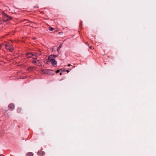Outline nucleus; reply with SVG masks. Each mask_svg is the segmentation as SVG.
Returning a JSON list of instances; mask_svg holds the SVG:
<instances>
[{"instance_id": "obj_4", "label": "nucleus", "mask_w": 156, "mask_h": 156, "mask_svg": "<svg viewBox=\"0 0 156 156\" xmlns=\"http://www.w3.org/2000/svg\"><path fill=\"white\" fill-rule=\"evenodd\" d=\"M32 62L35 65L38 66H41V62L39 60L33 61Z\"/></svg>"}, {"instance_id": "obj_1", "label": "nucleus", "mask_w": 156, "mask_h": 156, "mask_svg": "<svg viewBox=\"0 0 156 156\" xmlns=\"http://www.w3.org/2000/svg\"><path fill=\"white\" fill-rule=\"evenodd\" d=\"M6 49L10 51H12L14 50V48L11 44L9 43H7L5 44Z\"/></svg>"}, {"instance_id": "obj_13", "label": "nucleus", "mask_w": 156, "mask_h": 156, "mask_svg": "<svg viewBox=\"0 0 156 156\" xmlns=\"http://www.w3.org/2000/svg\"><path fill=\"white\" fill-rule=\"evenodd\" d=\"M62 47V44H60L59 45V47H58V50L59 49Z\"/></svg>"}, {"instance_id": "obj_7", "label": "nucleus", "mask_w": 156, "mask_h": 156, "mask_svg": "<svg viewBox=\"0 0 156 156\" xmlns=\"http://www.w3.org/2000/svg\"><path fill=\"white\" fill-rule=\"evenodd\" d=\"M34 54H33V53H28L27 54V58H30V57H32V56H33L34 55Z\"/></svg>"}, {"instance_id": "obj_3", "label": "nucleus", "mask_w": 156, "mask_h": 156, "mask_svg": "<svg viewBox=\"0 0 156 156\" xmlns=\"http://www.w3.org/2000/svg\"><path fill=\"white\" fill-rule=\"evenodd\" d=\"M3 20L5 21H7L10 20L12 19V17L9 16H8L7 15L4 14Z\"/></svg>"}, {"instance_id": "obj_24", "label": "nucleus", "mask_w": 156, "mask_h": 156, "mask_svg": "<svg viewBox=\"0 0 156 156\" xmlns=\"http://www.w3.org/2000/svg\"><path fill=\"white\" fill-rule=\"evenodd\" d=\"M66 70V69L64 70V71H65Z\"/></svg>"}, {"instance_id": "obj_6", "label": "nucleus", "mask_w": 156, "mask_h": 156, "mask_svg": "<svg viewBox=\"0 0 156 156\" xmlns=\"http://www.w3.org/2000/svg\"><path fill=\"white\" fill-rule=\"evenodd\" d=\"M44 152L41 150L39 151L38 152V154L40 156H43L44 155Z\"/></svg>"}, {"instance_id": "obj_23", "label": "nucleus", "mask_w": 156, "mask_h": 156, "mask_svg": "<svg viewBox=\"0 0 156 156\" xmlns=\"http://www.w3.org/2000/svg\"><path fill=\"white\" fill-rule=\"evenodd\" d=\"M66 70V69L64 70V71H65Z\"/></svg>"}, {"instance_id": "obj_19", "label": "nucleus", "mask_w": 156, "mask_h": 156, "mask_svg": "<svg viewBox=\"0 0 156 156\" xmlns=\"http://www.w3.org/2000/svg\"><path fill=\"white\" fill-rule=\"evenodd\" d=\"M66 71L67 72V73H68L69 72V70H67Z\"/></svg>"}, {"instance_id": "obj_2", "label": "nucleus", "mask_w": 156, "mask_h": 156, "mask_svg": "<svg viewBox=\"0 0 156 156\" xmlns=\"http://www.w3.org/2000/svg\"><path fill=\"white\" fill-rule=\"evenodd\" d=\"M48 59L51 62L53 66H56L57 64V62L55 60L54 58H53V56L52 55L49 56L48 57Z\"/></svg>"}, {"instance_id": "obj_10", "label": "nucleus", "mask_w": 156, "mask_h": 156, "mask_svg": "<svg viewBox=\"0 0 156 156\" xmlns=\"http://www.w3.org/2000/svg\"><path fill=\"white\" fill-rule=\"evenodd\" d=\"M21 111V108H19L17 110V112L19 113H20Z\"/></svg>"}, {"instance_id": "obj_17", "label": "nucleus", "mask_w": 156, "mask_h": 156, "mask_svg": "<svg viewBox=\"0 0 156 156\" xmlns=\"http://www.w3.org/2000/svg\"><path fill=\"white\" fill-rule=\"evenodd\" d=\"M92 46H90L89 47L91 49H92Z\"/></svg>"}, {"instance_id": "obj_12", "label": "nucleus", "mask_w": 156, "mask_h": 156, "mask_svg": "<svg viewBox=\"0 0 156 156\" xmlns=\"http://www.w3.org/2000/svg\"><path fill=\"white\" fill-rule=\"evenodd\" d=\"M53 56V58H55L58 56V55H52Z\"/></svg>"}, {"instance_id": "obj_21", "label": "nucleus", "mask_w": 156, "mask_h": 156, "mask_svg": "<svg viewBox=\"0 0 156 156\" xmlns=\"http://www.w3.org/2000/svg\"><path fill=\"white\" fill-rule=\"evenodd\" d=\"M0 156H4L2 155H0Z\"/></svg>"}, {"instance_id": "obj_9", "label": "nucleus", "mask_w": 156, "mask_h": 156, "mask_svg": "<svg viewBox=\"0 0 156 156\" xmlns=\"http://www.w3.org/2000/svg\"><path fill=\"white\" fill-rule=\"evenodd\" d=\"M33 154L31 152H29L27 154V156H33Z\"/></svg>"}, {"instance_id": "obj_11", "label": "nucleus", "mask_w": 156, "mask_h": 156, "mask_svg": "<svg viewBox=\"0 0 156 156\" xmlns=\"http://www.w3.org/2000/svg\"><path fill=\"white\" fill-rule=\"evenodd\" d=\"M49 29L50 31H52L54 30V29L52 27H50L49 28Z\"/></svg>"}, {"instance_id": "obj_8", "label": "nucleus", "mask_w": 156, "mask_h": 156, "mask_svg": "<svg viewBox=\"0 0 156 156\" xmlns=\"http://www.w3.org/2000/svg\"><path fill=\"white\" fill-rule=\"evenodd\" d=\"M34 54V55L32 56V58L34 59H37V53H35L34 54Z\"/></svg>"}, {"instance_id": "obj_15", "label": "nucleus", "mask_w": 156, "mask_h": 156, "mask_svg": "<svg viewBox=\"0 0 156 156\" xmlns=\"http://www.w3.org/2000/svg\"><path fill=\"white\" fill-rule=\"evenodd\" d=\"M0 47L1 48L3 47V46H2V44L0 45Z\"/></svg>"}, {"instance_id": "obj_5", "label": "nucleus", "mask_w": 156, "mask_h": 156, "mask_svg": "<svg viewBox=\"0 0 156 156\" xmlns=\"http://www.w3.org/2000/svg\"><path fill=\"white\" fill-rule=\"evenodd\" d=\"M9 108L10 109H13L15 108V106L13 104L10 103L8 105Z\"/></svg>"}, {"instance_id": "obj_22", "label": "nucleus", "mask_w": 156, "mask_h": 156, "mask_svg": "<svg viewBox=\"0 0 156 156\" xmlns=\"http://www.w3.org/2000/svg\"><path fill=\"white\" fill-rule=\"evenodd\" d=\"M60 75H62V73H60Z\"/></svg>"}, {"instance_id": "obj_18", "label": "nucleus", "mask_w": 156, "mask_h": 156, "mask_svg": "<svg viewBox=\"0 0 156 156\" xmlns=\"http://www.w3.org/2000/svg\"><path fill=\"white\" fill-rule=\"evenodd\" d=\"M2 44V46H5V44Z\"/></svg>"}, {"instance_id": "obj_16", "label": "nucleus", "mask_w": 156, "mask_h": 156, "mask_svg": "<svg viewBox=\"0 0 156 156\" xmlns=\"http://www.w3.org/2000/svg\"><path fill=\"white\" fill-rule=\"evenodd\" d=\"M71 66V65L70 64H69L68 65V66H69H69Z\"/></svg>"}, {"instance_id": "obj_20", "label": "nucleus", "mask_w": 156, "mask_h": 156, "mask_svg": "<svg viewBox=\"0 0 156 156\" xmlns=\"http://www.w3.org/2000/svg\"><path fill=\"white\" fill-rule=\"evenodd\" d=\"M2 23L1 21L0 20V24H1Z\"/></svg>"}, {"instance_id": "obj_14", "label": "nucleus", "mask_w": 156, "mask_h": 156, "mask_svg": "<svg viewBox=\"0 0 156 156\" xmlns=\"http://www.w3.org/2000/svg\"><path fill=\"white\" fill-rule=\"evenodd\" d=\"M60 69L57 70L55 72L56 73H58L60 72Z\"/></svg>"}]
</instances>
